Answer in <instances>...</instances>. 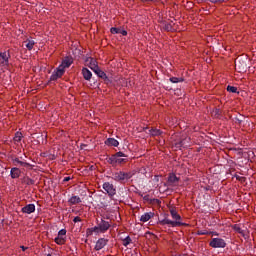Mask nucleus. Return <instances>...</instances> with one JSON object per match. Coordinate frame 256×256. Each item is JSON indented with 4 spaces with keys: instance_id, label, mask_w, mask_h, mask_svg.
<instances>
[{
    "instance_id": "1",
    "label": "nucleus",
    "mask_w": 256,
    "mask_h": 256,
    "mask_svg": "<svg viewBox=\"0 0 256 256\" xmlns=\"http://www.w3.org/2000/svg\"><path fill=\"white\" fill-rule=\"evenodd\" d=\"M111 228V222L104 220L101 218L100 220L96 221V226L89 228L87 230L88 235H93V233H107Z\"/></svg>"
},
{
    "instance_id": "2",
    "label": "nucleus",
    "mask_w": 256,
    "mask_h": 256,
    "mask_svg": "<svg viewBox=\"0 0 256 256\" xmlns=\"http://www.w3.org/2000/svg\"><path fill=\"white\" fill-rule=\"evenodd\" d=\"M169 211L172 219H174L175 221H172L169 218H164L163 220L159 221L160 225H170L171 227H181V225H183V223L180 222L181 215L177 213V210L174 207H170Z\"/></svg>"
},
{
    "instance_id": "3",
    "label": "nucleus",
    "mask_w": 256,
    "mask_h": 256,
    "mask_svg": "<svg viewBox=\"0 0 256 256\" xmlns=\"http://www.w3.org/2000/svg\"><path fill=\"white\" fill-rule=\"evenodd\" d=\"M136 174H137L136 170H132L128 172L118 171L112 174V179L117 183L125 184L127 183V181H129V179H132Z\"/></svg>"
},
{
    "instance_id": "4",
    "label": "nucleus",
    "mask_w": 256,
    "mask_h": 256,
    "mask_svg": "<svg viewBox=\"0 0 256 256\" xmlns=\"http://www.w3.org/2000/svg\"><path fill=\"white\" fill-rule=\"evenodd\" d=\"M212 249H225L227 247V242L223 238H212L209 242Z\"/></svg>"
},
{
    "instance_id": "5",
    "label": "nucleus",
    "mask_w": 256,
    "mask_h": 256,
    "mask_svg": "<svg viewBox=\"0 0 256 256\" xmlns=\"http://www.w3.org/2000/svg\"><path fill=\"white\" fill-rule=\"evenodd\" d=\"M177 185H179V177L174 173H170L167 182L164 183V187H177Z\"/></svg>"
},
{
    "instance_id": "6",
    "label": "nucleus",
    "mask_w": 256,
    "mask_h": 256,
    "mask_svg": "<svg viewBox=\"0 0 256 256\" xmlns=\"http://www.w3.org/2000/svg\"><path fill=\"white\" fill-rule=\"evenodd\" d=\"M103 189H104V191H106V193H108V195L110 197H113V195H115V193H117L115 186H113V184H111L109 182H105L103 184Z\"/></svg>"
},
{
    "instance_id": "7",
    "label": "nucleus",
    "mask_w": 256,
    "mask_h": 256,
    "mask_svg": "<svg viewBox=\"0 0 256 256\" xmlns=\"http://www.w3.org/2000/svg\"><path fill=\"white\" fill-rule=\"evenodd\" d=\"M9 57H11L9 53L0 52V67H7L9 65Z\"/></svg>"
},
{
    "instance_id": "8",
    "label": "nucleus",
    "mask_w": 256,
    "mask_h": 256,
    "mask_svg": "<svg viewBox=\"0 0 256 256\" xmlns=\"http://www.w3.org/2000/svg\"><path fill=\"white\" fill-rule=\"evenodd\" d=\"M109 243V239L99 238L95 245V251H101Z\"/></svg>"
},
{
    "instance_id": "9",
    "label": "nucleus",
    "mask_w": 256,
    "mask_h": 256,
    "mask_svg": "<svg viewBox=\"0 0 256 256\" xmlns=\"http://www.w3.org/2000/svg\"><path fill=\"white\" fill-rule=\"evenodd\" d=\"M72 64H73V59L66 57L65 59L62 60L61 65H59L58 67L60 68V70L65 71V69H68V67H71Z\"/></svg>"
},
{
    "instance_id": "10",
    "label": "nucleus",
    "mask_w": 256,
    "mask_h": 256,
    "mask_svg": "<svg viewBox=\"0 0 256 256\" xmlns=\"http://www.w3.org/2000/svg\"><path fill=\"white\" fill-rule=\"evenodd\" d=\"M65 74V70H61L59 67L52 73L50 76V81H57V79H60V77H63Z\"/></svg>"
},
{
    "instance_id": "11",
    "label": "nucleus",
    "mask_w": 256,
    "mask_h": 256,
    "mask_svg": "<svg viewBox=\"0 0 256 256\" xmlns=\"http://www.w3.org/2000/svg\"><path fill=\"white\" fill-rule=\"evenodd\" d=\"M22 213H26L27 215H31V213H35V204H28L22 208Z\"/></svg>"
},
{
    "instance_id": "12",
    "label": "nucleus",
    "mask_w": 256,
    "mask_h": 256,
    "mask_svg": "<svg viewBox=\"0 0 256 256\" xmlns=\"http://www.w3.org/2000/svg\"><path fill=\"white\" fill-rule=\"evenodd\" d=\"M110 33H112V35H123L124 37L127 36V32L126 30H123L122 28H117V27H112L110 29Z\"/></svg>"
},
{
    "instance_id": "13",
    "label": "nucleus",
    "mask_w": 256,
    "mask_h": 256,
    "mask_svg": "<svg viewBox=\"0 0 256 256\" xmlns=\"http://www.w3.org/2000/svg\"><path fill=\"white\" fill-rule=\"evenodd\" d=\"M10 176L12 179H19L21 177V170L17 167L11 168Z\"/></svg>"
},
{
    "instance_id": "14",
    "label": "nucleus",
    "mask_w": 256,
    "mask_h": 256,
    "mask_svg": "<svg viewBox=\"0 0 256 256\" xmlns=\"http://www.w3.org/2000/svg\"><path fill=\"white\" fill-rule=\"evenodd\" d=\"M89 68L92 71H96L97 69H99V65L97 64V60L95 58H89Z\"/></svg>"
},
{
    "instance_id": "15",
    "label": "nucleus",
    "mask_w": 256,
    "mask_h": 256,
    "mask_svg": "<svg viewBox=\"0 0 256 256\" xmlns=\"http://www.w3.org/2000/svg\"><path fill=\"white\" fill-rule=\"evenodd\" d=\"M105 145H108L109 147H119V141L115 138H108L105 141Z\"/></svg>"
},
{
    "instance_id": "16",
    "label": "nucleus",
    "mask_w": 256,
    "mask_h": 256,
    "mask_svg": "<svg viewBox=\"0 0 256 256\" xmlns=\"http://www.w3.org/2000/svg\"><path fill=\"white\" fill-rule=\"evenodd\" d=\"M82 75L86 81H91V78L93 77V73L87 68L82 69Z\"/></svg>"
},
{
    "instance_id": "17",
    "label": "nucleus",
    "mask_w": 256,
    "mask_h": 256,
    "mask_svg": "<svg viewBox=\"0 0 256 256\" xmlns=\"http://www.w3.org/2000/svg\"><path fill=\"white\" fill-rule=\"evenodd\" d=\"M106 161L109 163V165H112V167L117 166V155L113 154L110 157H107Z\"/></svg>"
},
{
    "instance_id": "18",
    "label": "nucleus",
    "mask_w": 256,
    "mask_h": 256,
    "mask_svg": "<svg viewBox=\"0 0 256 256\" xmlns=\"http://www.w3.org/2000/svg\"><path fill=\"white\" fill-rule=\"evenodd\" d=\"M153 215H155L153 212H146L140 217V221L142 223H147V221H149V219H151Z\"/></svg>"
},
{
    "instance_id": "19",
    "label": "nucleus",
    "mask_w": 256,
    "mask_h": 256,
    "mask_svg": "<svg viewBox=\"0 0 256 256\" xmlns=\"http://www.w3.org/2000/svg\"><path fill=\"white\" fill-rule=\"evenodd\" d=\"M69 205H79V203H81V197L79 196H72L69 200H68Z\"/></svg>"
},
{
    "instance_id": "20",
    "label": "nucleus",
    "mask_w": 256,
    "mask_h": 256,
    "mask_svg": "<svg viewBox=\"0 0 256 256\" xmlns=\"http://www.w3.org/2000/svg\"><path fill=\"white\" fill-rule=\"evenodd\" d=\"M232 229H234V231L236 233H239L240 235H242V237H246V235H247V234H245V230L241 229V225H239V224L233 225Z\"/></svg>"
},
{
    "instance_id": "21",
    "label": "nucleus",
    "mask_w": 256,
    "mask_h": 256,
    "mask_svg": "<svg viewBox=\"0 0 256 256\" xmlns=\"http://www.w3.org/2000/svg\"><path fill=\"white\" fill-rule=\"evenodd\" d=\"M94 73L100 77V79H104V81H106V79H108L107 74L105 72H103V70L99 69V67L94 70Z\"/></svg>"
},
{
    "instance_id": "22",
    "label": "nucleus",
    "mask_w": 256,
    "mask_h": 256,
    "mask_svg": "<svg viewBox=\"0 0 256 256\" xmlns=\"http://www.w3.org/2000/svg\"><path fill=\"white\" fill-rule=\"evenodd\" d=\"M149 133L152 137H159V135H163V131L157 128H151Z\"/></svg>"
},
{
    "instance_id": "23",
    "label": "nucleus",
    "mask_w": 256,
    "mask_h": 256,
    "mask_svg": "<svg viewBox=\"0 0 256 256\" xmlns=\"http://www.w3.org/2000/svg\"><path fill=\"white\" fill-rule=\"evenodd\" d=\"M235 67H237L239 69V72L241 73V71H245V69H247V64H241V60H237L235 61Z\"/></svg>"
},
{
    "instance_id": "24",
    "label": "nucleus",
    "mask_w": 256,
    "mask_h": 256,
    "mask_svg": "<svg viewBox=\"0 0 256 256\" xmlns=\"http://www.w3.org/2000/svg\"><path fill=\"white\" fill-rule=\"evenodd\" d=\"M13 164L14 165H20L21 167H29L30 166L29 163L21 161V160H19V158L13 159Z\"/></svg>"
},
{
    "instance_id": "25",
    "label": "nucleus",
    "mask_w": 256,
    "mask_h": 256,
    "mask_svg": "<svg viewBox=\"0 0 256 256\" xmlns=\"http://www.w3.org/2000/svg\"><path fill=\"white\" fill-rule=\"evenodd\" d=\"M26 43V48L28 49V51H31V49H33V47H35V41L31 40V39H27L25 41Z\"/></svg>"
},
{
    "instance_id": "26",
    "label": "nucleus",
    "mask_w": 256,
    "mask_h": 256,
    "mask_svg": "<svg viewBox=\"0 0 256 256\" xmlns=\"http://www.w3.org/2000/svg\"><path fill=\"white\" fill-rule=\"evenodd\" d=\"M54 241L57 245H65L66 237L57 236Z\"/></svg>"
},
{
    "instance_id": "27",
    "label": "nucleus",
    "mask_w": 256,
    "mask_h": 256,
    "mask_svg": "<svg viewBox=\"0 0 256 256\" xmlns=\"http://www.w3.org/2000/svg\"><path fill=\"white\" fill-rule=\"evenodd\" d=\"M13 139L14 143H21V140L23 139V134L21 132H16Z\"/></svg>"
},
{
    "instance_id": "28",
    "label": "nucleus",
    "mask_w": 256,
    "mask_h": 256,
    "mask_svg": "<svg viewBox=\"0 0 256 256\" xmlns=\"http://www.w3.org/2000/svg\"><path fill=\"white\" fill-rule=\"evenodd\" d=\"M212 117H214L215 119H219L221 117V109H214L212 111Z\"/></svg>"
},
{
    "instance_id": "29",
    "label": "nucleus",
    "mask_w": 256,
    "mask_h": 256,
    "mask_svg": "<svg viewBox=\"0 0 256 256\" xmlns=\"http://www.w3.org/2000/svg\"><path fill=\"white\" fill-rule=\"evenodd\" d=\"M122 241H123L124 247H127L128 245H131L133 240L131 239L130 236H126L125 238L122 239Z\"/></svg>"
},
{
    "instance_id": "30",
    "label": "nucleus",
    "mask_w": 256,
    "mask_h": 256,
    "mask_svg": "<svg viewBox=\"0 0 256 256\" xmlns=\"http://www.w3.org/2000/svg\"><path fill=\"white\" fill-rule=\"evenodd\" d=\"M164 31H173V24L165 22L163 24Z\"/></svg>"
},
{
    "instance_id": "31",
    "label": "nucleus",
    "mask_w": 256,
    "mask_h": 256,
    "mask_svg": "<svg viewBox=\"0 0 256 256\" xmlns=\"http://www.w3.org/2000/svg\"><path fill=\"white\" fill-rule=\"evenodd\" d=\"M169 81H170L171 83H183L184 79H183V78H177V77H171V78L169 79Z\"/></svg>"
},
{
    "instance_id": "32",
    "label": "nucleus",
    "mask_w": 256,
    "mask_h": 256,
    "mask_svg": "<svg viewBox=\"0 0 256 256\" xmlns=\"http://www.w3.org/2000/svg\"><path fill=\"white\" fill-rule=\"evenodd\" d=\"M226 90L229 92V93H237V87L235 86H231V85H228Z\"/></svg>"
},
{
    "instance_id": "33",
    "label": "nucleus",
    "mask_w": 256,
    "mask_h": 256,
    "mask_svg": "<svg viewBox=\"0 0 256 256\" xmlns=\"http://www.w3.org/2000/svg\"><path fill=\"white\" fill-rule=\"evenodd\" d=\"M123 163H127V159H125V158H117L116 165H123Z\"/></svg>"
},
{
    "instance_id": "34",
    "label": "nucleus",
    "mask_w": 256,
    "mask_h": 256,
    "mask_svg": "<svg viewBox=\"0 0 256 256\" xmlns=\"http://www.w3.org/2000/svg\"><path fill=\"white\" fill-rule=\"evenodd\" d=\"M213 232H209L207 230H198L197 235H211Z\"/></svg>"
},
{
    "instance_id": "35",
    "label": "nucleus",
    "mask_w": 256,
    "mask_h": 256,
    "mask_svg": "<svg viewBox=\"0 0 256 256\" xmlns=\"http://www.w3.org/2000/svg\"><path fill=\"white\" fill-rule=\"evenodd\" d=\"M66 235H67V230H65V229H61L58 232V237H65Z\"/></svg>"
},
{
    "instance_id": "36",
    "label": "nucleus",
    "mask_w": 256,
    "mask_h": 256,
    "mask_svg": "<svg viewBox=\"0 0 256 256\" xmlns=\"http://www.w3.org/2000/svg\"><path fill=\"white\" fill-rule=\"evenodd\" d=\"M26 184H28V185H35V180H33L31 178H26Z\"/></svg>"
},
{
    "instance_id": "37",
    "label": "nucleus",
    "mask_w": 256,
    "mask_h": 256,
    "mask_svg": "<svg viewBox=\"0 0 256 256\" xmlns=\"http://www.w3.org/2000/svg\"><path fill=\"white\" fill-rule=\"evenodd\" d=\"M115 155H116L117 158H119V157H127V155L125 153L121 152V151L115 153Z\"/></svg>"
},
{
    "instance_id": "38",
    "label": "nucleus",
    "mask_w": 256,
    "mask_h": 256,
    "mask_svg": "<svg viewBox=\"0 0 256 256\" xmlns=\"http://www.w3.org/2000/svg\"><path fill=\"white\" fill-rule=\"evenodd\" d=\"M210 3H225V0H207Z\"/></svg>"
},
{
    "instance_id": "39",
    "label": "nucleus",
    "mask_w": 256,
    "mask_h": 256,
    "mask_svg": "<svg viewBox=\"0 0 256 256\" xmlns=\"http://www.w3.org/2000/svg\"><path fill=\"white\" fill-rule=\"evenodd\" d=\"M236 122L239 123V125H241V123H243V116L240 117H236Z\"/></svg>"
},
{
    "instance_id": "40",
    "label": "nucleus",
    "mask_w": 256,
    "mask_h": 256,
    "mask_svg": "<svg viewBox=\"0 0 256 256\" xmlns=\"http://www.w3.org/2000/svg\"><path fill=\"white\" fill-rule=\"evenodd\" d=\"M73 222L74 223H81V217H79V216L74 217Z\"/></svg>"
},
{
    "instance_id": "41",
    "label": "nucleus",
    "mask_w": 256,
    "mask_h": 256,
    "mask_svg": "<svg viewBox=\"0 0 256 256\" xmlns=\"http://www.w3.org/2000/svg\"><path fill=\"white\" fill-rule=\"evenodd\" d=\"M68 181H71V177H69V176H68V177H65V178L63 179V182H64V183H67Z\"/></svg>"
},
{
    "instance_id": "42",
    "label": "nucleus",
    "mask_w": 256,
    "mask_h": 256,
    "mask_svg": "<svg viewBox=\"0 0 256 256\" xmlns=\"http://www.w3.org/2000/svg\"><path fill=\"white\" fill-rule=\"evenodd\" d=\"M20 248L22 249V251H27V247H25V246H20Z\"/></svg>"
},
{
    "instance_id": "43",
    "label": "nucleus",
    "mask_w": 256,
    "mask_h": 256,
    "mask_svg": "<svg viewBox=\"0 0 256 256\" xmlns=\"http://www.w3.org/2000/svg\"><path fill=\"white\" fill-rule=\"evenodd\" d=\"M147 1H153V0H141L142 3H147Z\"/></svg>"
},
{
    "instance_id": "44",
    "label": "nucleus",
    "mask_w": 256,
    "mask_h": 256,
    "mask_svg": "<svg viewBox=\"0 0 256 256\" xmlns=\"http://www.w3.org/2000/svg\"><path fill=\"white\" fill-rule=\"evenodd\" d=\"M211 235H219L217 232H212Z\"/></svg>"
},
{
    "instance_id": "45",
    "label": "nucleus",
    "mask_w": 256,
    "mask_h": 256,
    "mask_svg": "<svg viewBox=\"0 0 256 256\" xmlns=\"http://www.w3.org/2000/svg\"><path fill=\"white\" fill-rule=\"evenodd\" d=\"M236 179L241 180V179H244V178H241V177H239V176H236Z\"/></svg>"
},
{
    "instance_id": "46",
    "label": "nucleus",
    "mask_w": 256,
    "mask_h": 256,
    "mask_svg": "<svg viewBox=\"0 0 256 256\" xmlns=\"http://www.w3.org/2000/svg\"><path fill=\"white\" fill-rule=\"evenodd\" d=\"M156 181H159V176H155Z\"/></svg>"
},
{
    "instance_id": "47",
    "label": "nucleus",
    "mask_w": 256,
    "mask_h": 256,
    "mask_svg": "<svg viewBox=\"0 0 256 256\" xmlns=\"http://www.w3.org/2000/svg\"><path fill=\"white\" fill-rule=\"evenodd\" d=\"M180 145H183V141L180 142Z\"/></svg>"
},
{
    "instance_id": "48",
    "label": "nucleus",
    "mask_w": 256,
    "mask_h": 256,
    "mask_svg": "<svg viewBox=\"0 0 256 256\" xmlns=\"http://www.w3.org/2000/svg\"><path fill=\"white\" fill-rule=\"evenodd\" d=\"M47 256H51V254H47Z\"/></svg>"
}]
</instances>
